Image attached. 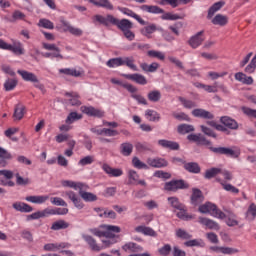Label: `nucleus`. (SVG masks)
Listing matches in <instances>:
<instances>
[{"label": "nucleus", "mask_w": 256, "mask_h": 256, "mask_svg": "<svg viewBox=\"0 0 256 256\" xmlns=\"http://www.w3.org/2000/svg\"><path fill=\"white\" fill-rule=\"evenodd\" d=\"M183 169L193 175H199V173H201V166L197 162H186Z\"/></svg>", "instance_id": "5701e85b"}, {"label": "nucleus", "mask_w": 256, "mask_h": 256, "mask_svg": "<svg viewBox=\"0 0 256 256\" xmlns=\"http://www.w3.org/2000/svg\"><path fill=\"white\" fill-rule=\"evenodd\" d=\"M118 11H120L124 15H127L128 17H132L133 19L138 21V23H140V25H149V22L143 20V18H141V16H139L137 13H135L133 10H131L129 8L118 7Z\"/></svg>", "instance_id": "2eb2a0df"}, {"label": "nucleus", "mask_w": 256, "mask_h": 256, "mask_svg": "<svg viewBox=\"0 0 256 256\" xmlns=\"http://www.w3.org/2000/svg\"><path fill=\"white\" fill-rule=\"evenodd\" d=\"M256 218V205L255 203H251L246 211V219L248 221H255Z\"/></svg>", "instance_id": "a18cd8bd"}, {"label": "nucleus", "mask_w": 256, "mask_h": 256, "mask_svg": "<svg viewBox=\"0 0 256 256\" xmlns=\"http://www.w3.org/2000/svg\"><path fill=\"white\" fill-rule=\"evenodd\" d=\"M132 165L135 167V169H149V164H146L145 162H142L138 157H134L132 159Z\"/></svg>", "instance_id": "3c124183"}, {"label": "nucleus", "mask_w": 256, "mask_h": 256, "mask_svg": "<svg viewBox=\"0 0 256 256\" xmlns=\"http://www.w3.org/2000/svg\"><path fill=\"white\" fill-rule=\"evenodd\" d=\"M123 251L127 253V251H130L131 253H137L139 251H143V248L134 242H127L122 246Z\"/></svg>", "instance_id": "c9c22d12"}, {"label": "nucleus", "mask_w": 256, "mask_h": 256, "mask_svg": "<svg viewBox=\"0 0 256 256\" xmlns=\"http://www.w3.org/2000/svg\"><path fill=\"white\" fill-rule=\"evenodd\" d=\"M172 250L173 248H171L170 244H165L163 247L158 249V253L161 256H169Z\"/></svg>", "instance_id": "0e129e2a"}, {"label": "nucleus", "mask_w": 256, "mask_h": 256, "mask_svg": "<svg viewBox=\"0 0 256 256\" xmlns=\"http://www.w3.org/2000/svg\"><path fill=\"white\" fill-rule=\"evenodd\" d=\"M106 65L110 68L121 67L122 65H126V67H129V69H132V71H139V68H137V65H135V59H133V57L111 58L107 61Z\"/></svg>", "instance_id": "7ed1b4c3"}, {"label": "nucleus", "mask_w": 256, "mask_h": 256, "mask_svg": "<svg viewBox=\"0 0 256 256\" xmlns=\"http://www.w3.org/2000/svg\"><path fill=\"white\" fill-rule=\"evenodd\" d=\"M140 10L144 13H151L152 15H162V21H177L179 19H183V16L179 14H173L171 12H165L164 9L157 5H141Z\"/></svg>", "instance_id": "f03ea898"}, {"label": "nucleus", "mask_w": 256, "mask_h": 256, "mask_svg": "<svg viewBox=\"0 0 256 256\" xmlns=\"http://www.w3.org/2000/svg\"><path fill=\"white\" fill-rule=\"evenodd\" d=\"M92 163H95V156L88 155L84 158H81L78 162V165L85 167L86 165H92Z\"/></svg>", "instance_id": "6e6d98bb"}, {"label": "nucleus", "mask_w": 256, "mask_h": 256, "mask_svg": "<svg viewBox=\"0 0 256 256\" xmlns=\"http://www.w3.org/2000/svg\"><path fill=\"white\" fill-rule=\"evenodd\" d=\"M179 189H189V184L183 179L171 180L164 184V191H172L173 193H177Z\"/></svg>", "instance_id": "0eeeda50"}, {"label": "nucleus", "mask_w": 256, "mask_h": 256, "mask_svg": "<svg viewBox=\"0 0 256 256\" xmlns=\"http://www.w3.org/2000/svg\"><path fill=\"white\" fill-rule=\"evenodd\" d=\"M62 186L63 187H70V189H75V191H77V189H89V186L86 184H83L81 182H73L71 180H64L62 181Z\"/></svg>", "instance_id": "c756f323"}, {"label": "nucleus", "mask_w": 256, "mask_h": 256, "mask_svg": "<svg viewBox=\"0 0 256 256\" xmlns=\"http://www.w3.org/2000/svg\"><path fill=\"white\" fill-rule=\"evenodd\" d=\"M225 7V1L221 0L215 2L209 9L207 19H213V16L216 14L217 11H221Z\"/></svg>", "instance_id": "a878e982"}, {"label": "nucleus", "mask_w": 256, "mask_h": 256, "mask_svg": "<svg viewBox=\"0 0 256 256\" xmlns=\"http://www.w3.org/2000/svg\"><path fill=\"white\" fill-rule=\"evenodd\" d=\"M179 135H187V133H193L195 131V126L191 124H180L177 127Z\"/></svg>", "instance_id": "58836bf2"}, {"label": "nucleus", "mask_w": 256, "mask_h": 256, "mask_svg": "<svg viewBox=\"0 0 256 256\" xmlns=\"http://www.w3.org/2000/svg\"><path fill=\"white\" fill-rule=\"evenodd\" d=\"M20 236L24 241H27V243H33V233L29 231L28 229H24L20 232Z\"/></svg>", "instance_id": "052dcab7"}, {"label": "nucleus", "mask_w": 256, "mask_h": 256, "mask_svg": "<svg viewBox=\"0 0 256 256\" xmlns=\"http://www.w3.org/2000/svg\"><path fill=\"white\" fill-rule=\"evenodd\" d=\"M128 177L130 185H135L136 181L139 179V174H137V171L135 170H130L128 172Z\"/></svg>", "instance_id": "774afa93"}, {"label": "nucleus", "mask_w": 256, "mask_h": 256, "mask_svg": "<svg viewBox=\"0 0 256 256\" xmlns=\"http://www.w3.org/2000/svg\"><path fill=\"white\" fill-rule=\"evenodd\" d=\"M178 213L176 214L178 219H181L182 221H191L195 219V216L192 214L187 213V206H182V209H178Z\"/></svg>", "instance_id": "72a5a7b5"}, {"label": "nucleus", "mask_w": 256, "mask_h": 256, "mask_svg": "<svg viewBox=\"0 0 256 256\" xmlns=\"http://www.w3.org/2000/svg\"><path fill=\"white\" fill-rule=\"evenodd\" d=\"M60 23L61 25L58 27V29H61V31L64 33H71V35H74L75 37H81V35H83V30L73 27L71 23L65 19L61 18Z\"/></svg>", "instance_id": "6e6552de"}, {"label": "nucleus", "mask_w": 256, "mask_h": 256, "mask_svg": "<svg viewBox=\"0 0 256 256\" xmlns=\"http://www.w3.org/2000/svg\"><path fill=\"white\" fill-rule=\"evenodd\" d=\"M168 203H170L171 207L177 211L183 209V206H185V204L181 203L177 197H168Z\"/></svg>", "instance_id": "09e8293b"}, {"label": "nucleus", "mask_w": 256, "mask_h": 256, "mask_svg": "<svg viewBox=\"0 0 256 256\" xmlns=\"http://www.w3.org/2000/svg\"><path fill=\"white\" fill-rule=\"evenodd\" d=\"M59 73L67 75L68 77H81V71L75 68H62Z\"/></svg>", "instance_id": "a19ab883"}, {"label": "nucleus", "mask_w": 256, "mask_h": 256, "mask_svg": "<svg viewBox=\"0 0 256 256\" xmlns=\"http://www.w3.org/2000/svg\"><path fill=\"white\" fill-rule=\"evenodd\" d=\"M148 57H152L153 59H159L160 61H165V54L163 52L150 50L147 52Z\"/></svg>", "instance_id": "13d9d810"}, {"label": "nucleus", "mask_w": 256, "mask_h": 256, "mask_svg": "<svg viewBox=\"0 0 256 256\" xmlns=\"http://www.w3.org/2000/svg\"><path fill=\"white\" fill-rule=\"evenodd\" d=\"M120 152L124 157H129L133 153V144L130 142H124L120 145Z\"/></svg>", "instance_id": "ea45409f"}, {"label": "nucleus", "mask_w": 256, "mask_h": 256, "mask_svg": "<svg viewBox=\"0 0 256 256\" xmlns=\"http://www.w3.org/2000/svg\"><path fill=\"white\" fill-rule=\"evenodd\" d=\"M52 205H56L57 207H67V202L60 197H52L50 199Z\"/></svg>", "instance_id": "e2e57ef3"}, {"label": "nucleus", "mask_w": 256, "mask_h": 256, "mask_svg": "<svg viewBox=\"0 0 256 256\" xmlns=\"http://www.w3.org/2000/svg\"><path fill=\"white\" fill-rule=\"evenodd\" d=\"M71 224L65 220H58L52 223L51 230L52 231H61L63 229H69Z\"/></svg>", "instance_id": "e433bc0d"}, {"label": "nucleus", "mask_w": 256, "mask_h": 256, "mask_svg": "<svg viewBox=\"0 0 256 256\" xmlns=\"http://www.w3.org/2000/svg\"><path fill=\"white\" fill-rule=\"evenodd\" d=\"M212 25H219L220 27H225L229 23V17L223 14H217L212 20Z\"/></svg>", "instance_id": "473e14b6"}, {"label": "nucleus", "mask_w": 256, "mask_h": 256, "mask_svg": "<svg viewBox=\"0 0 256 256\" xmlns=\"http://www.w3.org/2000/svg\"><path fill=\"white\" fill-rule=\"evenodd\" d=\"M191 113L193 117H196L198 119H209V120L215 119V115L213 113L202 108H196L192 110Z\"/></svg>", "instance_id": "f3484780"}, {"label": "nucleus", "mask_w": 256, "mask_h": 256, "mask_svg": "<svg viewBox=\"0 0 256 256\" xmlns=\"http://www.w3.org/2000/svg\"><path fill=\"white\" fill-rule=\"evenodd\" d=\"M154 177H157L158 179H171V173L157 170L154 172Z\"/></svg>", "instance_id": "338daca9"}, {"label": "nucleus", "mask_w": 256, "mask_h": 256, "mask_svg": "<svg viewBox=\"0 0 256 256\" xmlns=\"http://www.w3.org/2000/svg\"><path fill=\"white\" fill-rule=\"evenodd\" d=\"M79 119H83V115L77 112H71L66 118V123L67 125H71L72 123H75V121H79Z\"/></svg>", "instance_id": "603ef678"}, {"label": "nucleus", "mask_w": 256, "mask_h": 256, "mask_svg": "<svg viewBox=\"0 0 256 256\" xmlns=\"http://www.w3.org/2000/svg\"><path fill=\"white\" fill-rule=\"evenodd\" d=\"M147 97H148V100L151 101V103H159V101H161V91L152 90L148 92Z\"/></svg>", "instance_id": "c03bdc74"}, {"label": "nucleus", "mask_w": 256, "mask_h": 256, "mask_svg": "<svg viewBox=\"0 0 256 256\" xmlns=\"http://www.w3.org/2000/svg\"><path fill=\"white\" fill-rule=\"evenodd\" d=\"M176 236L179 239H184V240H189L193 237V235L189 234L187 231L183 230V229H178L176 231Z\"/></svg>", "instance_id": "69168bd1"}, {"label": "nucleus", "mask_w": 256, "mask_h": 256, "mask_svg": "<svg viewBox=\"0 0 256 256\" xmlns=\"http://www.w3.org/2000/svg\"><path fill=\"white\" fill-rule=\"evenodd\" d=\"M224 191H228L229 193H233L234 195L239 194V189L232 184H225L224 182H220Z\"/></svg>", "instance_id": "680f3d73"}, {"label": "nucleus", "mask_w": 256, "mask_h": 256, "mask_svg": "<svg viewBox=\"0 0 256 256\" xmlns=\"http://www.w3.org/2000/svg\"><path fill=\"white\" fill-rule=\"evenodd\" d=\"M38 27H43V29H55V24L49 19L42 18L38 22Z\"/></svg>", "instance_id": "5fc2aeb1"}, {"label": "nucleus", "mask_w": 256, "mask_h": 256, "mask_svg": "<svg viewBox=\"0 0 256 256\" xmlns=\"http://www.w3.org/2000/svg\"><path fill=\"white\" fill-rule=\"evenodd\" d=\"M96 7H103V9H108V11H113V9H115L109 0H99V3H96Z\"/></svg>", "instance_id": "4d7b16f0"}, {"label": "nucleus", "mask_w": 256, "mask_h": 256, "mask_svg": "<svg viewBox=\"0 0 256 256\" xmlns=\"http://www.w3.org/2000/svg\"><path fill=\"white\" fill-rule=\"evenodd\" d=\"M203 201H205V196H203V192L198 188H193L192 195L190 197L191 205H193L194 207H197L201 205Z\"/></svg>", "instance_id": "4468645a"}, {"label": "nucleus", "mask_w": 256, "mask_h": 256, "mask_svg": "<svg viewBox=\"0 0 256 256\" xmlns=\"http://www.w3.org/2000/svg\"><path fill=\"white\" fill-rule=\"evenodd\" d=\"M198 211L204 215L210 213V215H213V217H217L218 219H225V217H227L223 211L217 208V205L211 202H206L205 204L200 205Z\"/></svg>", "instance_id": "20e7f679"}, {"label": "nucleus", "mask_w": 256, "mask_h": 256, "mask_svg": "<svg viewBox=\"0 0 256 256\" xmlns=\"http://www.w3.org/2000/svg\"><path fill=\"white\" fill-rule=\"evenodd\" d=\"M155 31H157L156 24H149L148 26H145L144 28L140 29L141 35L147 37V39H151V35H153Z\"/></svg>", "instance_id": "f704fd0d"}, {"label": "nucleus", "mask_w": 256, "mask_h": 256, "mask_svg": "<svg viewBox=\"0 0 256 256\" xmlns=\"http://www.w3.org/2000/svg\"><path fill=\"white\" fill-rule=\"evenodd\" d=\"M85 189H80L79 190V195L81 197V199H83V201H85L86 203H93L95 201H97V195L91 193V192H87L84 191Z\"/></svg>", "instance_id": "7c9ffc66"}, {"label": "nucleus", "mask_w": 256, "mask_h": 256, "mask_svg": "<svg viewBox=\"0 0 256 256\" xmlns=\"http://www.w3.org/2000/svg\"><path fill=\"white\" fill-rule=\"evenodd\" d=\"M209 151L215 155H225L226 157H231V159H239V156L241 155V150L223 146L209 147Z\"/></svg>", "instance_id": "39448f33"}, {"label": "nucleus", "mask_w": 256, "mask_h": 256, "mask_svg": "<svg viewBox=\"0 0 256 256\" xmlns=\"http://www.w3.org/2000/svg\"><path fill=\"white\" fill-rule=\"evenodd\" d=\"M13 209L15 211H19L20 213H31L33 212V208L31 205L25 203V202H15L12 205Z\"/></svg>", "instance_id": "cd10ccee"}, {"label": "nucleus", "mask_w": 256, "mask_h": 256, "mask_svg": "<svg viewBox=\"0 0 256 256\" xmlns=\"http://www.w3.org/2000/svg\"><path fill=\"white\" fill-rule=\"evenodd\" d=\"M8 51L14 53V55H25V48L21 42H14L13 45H9Z\"/></svg>", "instance_id": "2f4dec72"}, {"label": "nucleus", "mask_w": 256, "mask_h": 256, "mask_svg": "<svg viewBox=\"0 0 256 256\" xmlns=\"http://www.w3.org/2000/svg\"><path fill=\"white\" fill-rule=\"evenodd\" d=\"M178 100L185 109H193L194 107H197V103H195L193 100H188L182 96L178 97Z\"/></svg>", "instance_id": "8fccbe9b"}, {"label": "nucleus", "mask_w": 256, "mask_h": 256, "mask_svg": "<svg viewBox=\"0 0 256 256\" xmlns=\"http://www.w3.org/2000/svg\"><path fill=\"white\" fill-rule=\"evenodd\" d=\"M146 163L148 167H152L153 169H163V167H168L169 162L165 160V158H147Z\"/></svg>", "instance_id": "ddd939ff"}, {"label": "nucleus", "mask_w": 256, "mask_h": 256, "mask_svg": "<svg viewBox=\"0 0 256 256\" xmlns=\"http://www.w3.org/2000/svg\"><path fill=\"white\" fill-rule=\"evenodd\" d=\"M220 122L224 127H227L228 129H232L233 131H237L239 129V123L235 121V119L228 117V116H222L220 118Z\"/></svg>", "instance_id": "412c9836"}, {"label": "nucleus", "mask_w": 256, "mask_h": 256, "mask_svg": "<svg viewBox=\"0 0 256 256\" xmlns=\"http://www.w3.org/2000/svg\"><path fill=\"white\" fill-rule=\"evenodd\" d=\"M187 139L188 141L196 143L198 146L208 147V149L209 147H213V143L210 140H207L202 134H189Z\"/></svg>", "instance_id": "1a4fd4ad"}, {"label": "nucleus", "mask_w": 256, "mask_h": 256, "mask_svg": "<svg viewBox=\"0 0 256 256\" xmlns=\"http://www.w3.org/2000/svg\"><path fill=\"white\" fill-rule=\"evenodd\" d=\"M25 116V106L23 104H17L14 109L13 117L16 121H21Z\"/></svg>", "instance_id": "4c0bfd02"}, {"label": "nucleus", "mask_w": 256, "mask_h": 256, "mask_svg": "<svg viewBox=\"0 0 256 256\" xmlns=\"http://www.w3.org/2000/svg\"><path fill=\"white\" fill-rule=\"evenodd\" d=\"M210 251H214V253H222L223 255H234V253H239V250H237V248L221 246H211Z\"/></svg>", "instance_id": "4be33fe9"}, {"label": "nucleus", "mask_w": 256, "mask_h": 256, "mask_svg": "<svg viewBox=\"0 0 256 256\" xmlns=\"http://www.w3.org/2000/svg\"><path fill=\"white\" fill-rule=\"evenodd\" d=\"M135 149L138 153H145V151H152L153 146L147 142H138L135 144Z\"/></svg>", "instance_id": "79ce46f5"}, {"label": "nucleus", "mask_w": 256, "mask_h": 256, "mask_svg": "<svg viewBox=\"0 0 256 256\" xmlns=\"http://www.w3.org/2000/svg\"><path fill=\"white\" fill-rule=\"evenodd\" d=\"M25 201L28 203H34L36 205H43L46 201H49L48 195H38V196H27Z\"/></svg>", "instance_id": "bb28decb"}, {"label": "nucleus", "mask_w": 256, "mask_h": 256, "mask_svg": "<svg viewBox=\"0 0 256 256\" xmlns=\"http://www.w3.org/2000/svg\"><path fill=\"white\" fill-rule=\"evenodd\" d=\"M219 173H221V168H210L207 169L204 173V179H213L214 177H217V175H219Z\"/></svg>", "instance_id": "49530a36"}, {"label": "nucleus", "mask_w": 256, "mask_h": 256, "mask_svg": "<svg viewBox=\"0 0 256 256\" xmlns=\"http://www.w3.org/2000/svg\"><path fill=\"white\" fill-rule=\"evenodd\" d=\"M62 197H68V199H70V201H72V203H73L74 207H76V209H83V207H85V204L83 203L81 198L77 195V193H75L71 190L63 192Z\"/></svg>", "instance_id": "f8f14e48"}, {"label": "nucleus", "mask_w": 256, "mask_h": 256, "mask_svg": "<svg viewBox=\"0 0 256 256\" xmlns=\"http://www.w3.org/2000/svg\"><path fill=\"white\" fill-rule=\"evenodd\" d=\"M200 129H201L202 133H204V135H207V137H212L213 139H217V133H215V131H213V129H211L205 125H201Z\"/></svg>", "instance_id": "bf43d9fd"}, {"label": "nucleus", "mask_w": 256, "mask_h": 256, "mask_svg": "<svg viewBox=\"0 0 256 256\" xmlns=\"http://www.w3.org/2000/svg\"><path fill=\"white\" fill-rule=\"evenodd\" d=\"M203 33H205V31L201 30L188 40V45H190L192 49H197L203 45V42L205 41V36Z\"/></svg>", "instance_id": "9b49d317"}, {"label": "nucleus", "mask_w": 256, "mask_h": 256, "mask_svg": "<svg viewBox=\"0 0 256 256\" xmlns=\"http://www.w3.org/2000/svg\"><path fill=\"white\" fill-rule=\"evenodd\" d=\"M19 82L17 81V79H11L8 78L5 83H4V89L5 91H13V89H15V87H17V84Z\"/></svg>", "instance_id": "864d4df0"}, {"label": "nucleus", "mask_w": 256, "mask_h": 256, "mask_svg": "<svg viewBox=\"0 0 256 256\" xmlns=\"http://www.w3.org/2000/svg\"><path fill=\"white\" fill-rule=\"evenodd\" d=\"M82 239L87 243L88 247H90L91 251H103V247L97 244V240L93 238V236L89 234H82Z\"/></svg>", "instance_id": "dca6fc26"}, {"label": "nucleus", "mask_w": 256, "mask_h": 256, "mask_svg": "<svg viewBox=\"0 0 256 256\" xmlns=\"http://www.w3.org/2000/svg\"><path fill=\"white\" fill-rule=\"evenodd\" d=\"M158 145L163 147V149H170V151H179L180 149V145L177 142L171 140L160 139L158 140Z\"/></svg>", "instance_id": "aec40b11"}, {"label": "nucleus", "mask_w": 256, "mask_h": 256, "mask_svg": "<svg viewBox=\"0 0 256 256\" xmlns=\"http://www.w3.org/2000/svg\"><path fill=\"white\" fill-rule=\"evenodd\" d=\"M69 243H48L43 246L44 251H60V249H67Z\"/></svg>", "instance_id": "393cba45"}, {"label": "nucleus", "mask_w": 256, "mask_h": 256, "mask_svg": "<svg viewBox=\"0 0 256 256\" xmlns=\"http://www.w3.org/2000/svg\"><path fill=\"white\" fill-rule=\"evenodd\" d=\"M17 73L22 77L23 81L34 83V87H36V89H39L42 93H46L47 90H45V85L39 82L37 75L27 70H18Z\"/></svg>", "instance_id": "423d86ee"}, {"label": "nucleus", "mask_w": 256, "mask_h": 256, "mask_svg": "<svg viewBox=\"0 0 256 256\" xmlns=\"http://www.w3.org/2000/svg\"><path fill=\"white\" fill-rule=\"evenodd\" d=\"M125 79H129L130 81H134L138 85H147V78L145 76L135 73V74H123L122 75Z\"/></svg>", "instance_id": "6ab92c4d"}, {"label": "nucleus", "mask_w": 256, "mask_h": 256, "mask_svg": "<svg viewBox=\"0 0 256 256\" xmlns=\"http://www.w3.org/2000/svg\"><path fill=\"white\" fill-rule=\"evenodd\" d=\"M134 231L136 233H142V235H146L147 237H157V232L151 227L140 225L137 226Z\"/></svg>", "instance_id": "c85d7f7f"}, {"label": "nucleus", "mask_w": 256, "mask_h": 256, "mask_svg": "<svg viewBox=\"0 0 256 256\" xmlns=\"http://www.w3.org/2000/svg\"><path fill=\"white\" fill-rule=\"evenodd\" d=\"M102 169L109 177H121V175H123V170L113 168L109 166V164H103Z\"/></svg>", "instance_id": "b1692460"}, {"label": "nucleus", "mask_w": 256, "mask_h": 256, "mask_svg": "<svg viewBox=\"0 0 256 256\" xmlns=\"http://www.w3.org/2000/svg\"><path fill=\"white\" fill-rule=\"evenodd\" d=\"M93 22L100 23V25H104V27H109V25H115L122 33L124 31H128L133 27V22L129 19H117L115 16L108 14L106 17L103 15H95L93 17Z\"/></svg>", "instance_id": "f257e3e1"}, {"label": "nucleus", "mask_w": 256, "mask_h": 256, "mask_svg": "<svg viewBox=\"0 0 256 256\" xmlns=\"http://www.w3.org/2000/svg\"><path fill=\"white\" fill-rule=\"evenodd\" d=\"M80 110L88 117H97L98 119L105 117V112L103 110L93 106H81Z\"/></svg>", "instance_id": "9d476101"}, {"label": "nucleus", "mask_w": 256, "mask_h": 256, "mask_svg": "<svg viewBox=\"0 0 256 256\" xmlns=\"http://www.w3.org/2000/svg\"><path fill=\"white\" fill-rule=\"evenodd\" d=\"M145 117L148 119V121H159L161 119V115L155 110L148 109L145 111Z\"/></svg>", "instance_id": "37998d69"}, {"label": "nucleus", "mask_w": 256, "mask_h": 256, "mask_svg": "<svg viewBox=\"0 0 256 256\" xmlns=\"http://www.w3.org/2000/svg\"><path fill=\"white\" fill-rule=\"evenodd\" d=\"M198 223H200V225H204V227H207V229H210L213 231H219L221 229V227L219 226V223L209 218L199 217Z\"/></svg>", "instance_id": "a211bd4d"}, {"label": "nucleus", "mask_w": 256, "mask_h": 256, "mask_svg": "<svg viewBox=\"0 0 256 256\" xmlns=\"http://www.w3.org/2000/svg\"><path fill=\"white\" fill-rule=\"evenodd\" d=\"M185 247H205L203 239H193L184 242Z\"/></svg>", "instance_id": "de8ad7c7"}]
</instances>
